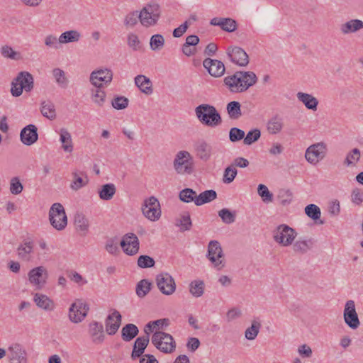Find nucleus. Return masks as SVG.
Returning a JSON list of instances; mask_svg holds the SVG:
<instances>
[{
    "mask_svg": "<svg viewBox=\"0 0 363 363\" xmlns=\"http://www.w3.org/2000/svg\"><path fill=\"white\" fill-rule=\"evenodd\" d=\"M257 82L255 72L239 71L224 78V84L231 93L238 94L246 91Z\"/></svg>",
    "mask_w": 363,
    "mask_h": 363,
    "instance_id": "1",
    "label": "nucleus"
},
{
    "mask_svg": "<svg viewBox=\"0 0 363 363\" xmlns=\"http://www.w3.org/2000/svg\"><path fill=\"white\" fill-rule=\"evenodd\" d=\"M162 16V8L155 1L147 3L138 11V21L144 28L157 25Z\"/></svg>",
    "mask_w": 363,
    "mask_h": 363,
    "instance_id": "2",
    "label": "nucleus"
},
{
    "mask_svg": "<svg viewBox=\"0 0 363 363\" xmlns=\"http://www.w3.org/2000/svg\"><path fill=\"white\" fill-rule=\"evenodd\" d=\"M195 113L198 120L203 124L211 128L219 125L221 117L216 108L209 104H201L195 108Z\"/></svg>",
    "mask_w": 363,
    "mask_h": 363,
    "instance_id": "3",
    "label": "nucleus"
},
{
    "mask_svg": "<svg viewBox=\"0 0 363 363\" xmlns=\"http://www.w3.org/2000/svg\"><path fill=\"white\" fill-rule=\"evenodd\" d=\"M172 164L174 170L179 175H191L194 172V160L187 150L178 151L174 155Z\"/></svg>",
    "mask_w": 363,
    "mask_h": 363,
    "instance_id": "4",
    "label": "nucleus"
},
{
    "mask_svg": "<svg viewBox=\"0 0 363 363\" xmlns=\"http://www.w3.org/2000/svg\"><path fill=\"white\" fill-rule=\"evenodd\" d=\"M34 86V79L32 74L26 71L21 72L11 84V94L14 97H18L23 91L30 92Z\"/></svg>",
    "mask_w": 363,
    "mask_h": 363,
    "instance_id": "5",
    "label": "nucleus"
},
{
    "mask_svg": "<svg viewBox=\"0 0 363 363\" xmlns=\"http://www.w3.org/2000/svg\"><path fill=\"white\" fill-rule=\"evenodd\" d=\"M151 342L160 352L172 354L176 350L177 344L173 337L163 331H155L151 337Z\"/></svg>",
    "mask_w": 363,
    "mask_h": 363,
    "instance_id": "6",
    "label": "nucleus"
},
{
    "mask_svg": "<svg viewBox=\"0 0 363 363\" xmlns=\"http://www.w3.org/2000/svg\"><path fill=\"white\" fill-rule=\"evenodd\" d=\"M113 70L101 66L94 69L89 75V82L93 87L108 86L113 81Z\"/></svg>",
    "mask_w": 363,
    "mask_h": 363,
    "instance_id": "7",
    "label": "nucleus"
},
{
    "mask_svg": "<svg viewBox=\"0 0 363 363\" xmlns=\"http://www.w3.org/2000/svg\"><path fill=\"white\" fill-rule=\"evenodd\" d=\"M296 236V231L286 224L278 225L273 232L274 240L282 247L291 245Z\"/></svg>",
    "mask_w": 363,
    "mask_h": 363,
    "instance_id": "8",
    "label": "nucleus"
},
{
    "mask_svg": "<svg viewBox=\"0 0 363 363\" xmlns=\"http://www.w3.org/2000/svg\"><path fill=\"white\" fill-rule=\"evenodd\" d=\"M143 216L151 222L159 220L162 216V209L159 200L155 196L145 199L141 206Z\"/></svg>",
    "mask_w": 363,
    "mask_h": 363,
    "instance_id": "9",
    "label": "nucleus"
},
{
    "mask_svg": "<svg viewBox=\"0 0 363 363\" xmlns=\"http://www.w3.org/2000/svg\"><path fill=\"white\" fill-rule=\"evenodd\" d=\"M51 225L57 230H64L67 225V217L64 206L60 203H53L49 211Z\"/></svg>",
    "mask_w": 363,
    "mask_h": 363,
    "instance_id": "10",
    "label": "nucleus"
},
{
    "mask_svg": "<svg viewBox=\"0 0 363 363\" xmlns=\"http://www.w3.org/2000/svg\"><path fill=\"white\" fill-rule=\"evenodd\" d=\"M328 145L324 142L311 145L305 152V159L311 165H317L328 154Z\"/></svg>",
    "mask_w": 363,
    "mask_h": 363,
    "instance_id": "11",
    "label": "nucleus"
},
{
    "mask_svg": "<svg viewBox=\"0 0 363 363\" xmlns=\"http://www.w3.org/2000/svg\"><path fill=\"white\" fill-rule=\"evenodd\" d=\"M89 307L82 300L77 299L73 302L68 311L69 320L73 323H82L86 317Z\"/></svg>",
    "mask_w": 363,
    "mask_h": 363,
    "instance_id": "12",
    "label": "nucleus"
},
{
    "mask_svg": "<svg viewBox=\"0 0 363 363\" xmlns=\"http://www.w3.org/2000/svg\"><path fill=\"white\" fill-rule=\"evenodd\" d=\"M206 256L214 267L218 269L224 267V254L221 245L218 241L211 240L209 242Z\"/></svg>",
    "mask_w": 363,
    "mask_h": 363,
    "instance_id": "13",
    "label": "nucleus"
},
{
    "mask_svg": "<svg viewBox=\"0 0 363 363\" xmlns=\"http://www.w3.org/2000/svg\"><path fill=\"white\" fill-rule=\"evenodd\" d=\"M156 284L160 291L166 296L172 295L177 288L174 279L167 272H162L156 276Z\"/></svg>",
    "mask_w": 363,
    "mask_h": 363,
    "instance_id": "14",
    "label": "nucleus"
},
{
    "mask_svg": "<svg viewBox=\"0 0 363 363\" xmlns=\"http://www.w3.org/2000/svg\"><path fill=\"white\" fill-rule=\"evenodd\" d=\"M343 318L346 325L351 329L356 330L359 327L360 321L356 311L355 303L353 300H348L345 302Z\"/></svg>",
    "mask_w": 363,
    "mask_h": 363,
    "instance_id": "15",
    "label": "nucleus"
},
{
    "mask_svg": "<svg viewBox=\"0 0 363 363\" xmlns=\"http://www.w3.org/2000/svg\"><path fill=\"white\" fill-rule=\"evenodd\" d=\"M48 272L45 267L38 266L31 269L28 273V279L30 285L36 289H41L47 282Z\"/></svg>",
    "mask_w": 363,
    "mask_h": 363,
    "instance_id": "16",
    "label": "nucleus"
},
{
    "mask_svg": "<svg viewBox=\"0 0 363 363\" xmlns=\"http://www.w3.org/2000/svg\"><path fill=\"white\" fill-rule=\"evenodd\" d=\"M120 244L123 252L127 255L133 256L139 252L140 241L138 236L133 233L125 234Z\"/></svg>",
    "mask_w": 363,
    "mask_h": 363,
    "instance_id": "17",
    "label": "nucleus"
},
{
    "mask_svg": "<svg viewBox=\"0 0 363 363\" xmlns=\"http://www.w3.org/2000/svg\"><path fill=\"white\" fill-rule=\"evenodd\" d=\"M11 363H27V352L18 343L11 344L6 352Z\"/></svg>",
    "mask_w": 363,
    "mask_h": 363,
    "instance_id": "18",
    "label": "nucleus"
},
{
    "mask_svg": "<svg viewBox=\"0 0 363 363\" xmlns=\"http://www.w3.org/2000/svg\"><path fill=\"white\" fill-rule=\"evenodd\" d=\"M122 316L117 310H113L105 319L106 332L109 335H115L121 325Z\"/></svg>",
    "mask_w": 363,
    "mask_h": 363,
    "instance_id": "19",
    "label": "nucleus"
},
{
    "mask_svg": "<svg viewBox=\"0 0 363 363\" xmlns=\"http://www.w3.org/2000/svg\"><path fill=\"white\" fill-rule=\"evenodd\" d=\"M227 55L232 62L240 67H245L249 63L248 55L240 47L235 46L228 48Z\"/></svg>",
    "mask_w": 363,
    "mask_h": 363,
    "instance_id": "20",
    "label": "nucleus"
},
{
    "mask_svg": "<svg viewBox=\"0 0 363 363\" xmlns=\"http://www.w3.org/2000/svg\"><path fill=\"white\" fill-rule=\"evenodd\" d=\"M196 157L203 162L210 160L212 157V146L204 140H199L193 145Z\"/></svg>",
    "mask_w": 363,
    "mask_h": 363,
    "instance_id": "21",
    "label": "nucleus"
},
{
    "mask_svg": "<svg viewBox=\"0 0 363 363\" xmlns=\"http://www.w3.org/2000/svg\"><path fill=\"white\" fill-rule=\"evenodd\" d=\"M38 139V128L35 125L29 124L21 130L20 140L23 145L30 146L35 143Z\"/></svg>",
    "mask_w": 363,
    "mask_h": 363,
    "instance_id": "22",
    "label": "nucleus"
},
{
    "mask_svg": "<svg viewBox=\"0 0 363 363\" xmlns=\"http://www.w3.org/2000/svg\"><path fill=\"white\" fill-rule=\"evenodd\" d=\"M203 67L215 77H221L225 72L224 64L219 60L207 58L203 60Z\"/></svg>",
    "mask_w": 363,
    "mask_h": 363,
    "instance_id": "23",
    "label": "nucleus"
},
{
    "mask_svg": "<svg viewBox=\"0 0 363 363\" xmlns=\"http://www.w3.org/2000/svg\"><path fill=\"white\" fill-rule=\"evenodd\" d=\"M56 132L59 135L62 150L65 152L72 153L74 150V143L71 133L65 128H62Z\"/></svg>",
    "mask_w": 363,
    "mask_h": 363,
    "instance_id": "24",
    "label": "nucleus"
},
{
    "mask_svg": "<svg viewBox=\"0 0 363 363\" xmlns=\"http://www.w3.org/2000/svg\"><path fill=\"white\" fill-rule=\"evenodd\" d=\"M89 333L93 342L96 344L102 343L105 340V333L102 323L93 321L89 325Z\"/></svg>",
    "mask_w": 363,
    "mask_h": 363,
    "instance_id": "25",
    "label": "nucleus"
},
{
    "mask_svg": "<svg viewBox=\"0 0 363 363\" xmlns=\"http://www.w3.org/2000/svg\"><path fill=\"white\" fill-rule=\"evenodd\" d=\"M72 182L69 187L72 191H77L86 186L89 182L86 174L82 171L74 170L72 172Z\"/></svg>",
    "mask_w": 363,
    "mask_h": 363,
    "instance_id": "26",
    "label": "nucleus"
},
{
    "mask_svg": "<svg viewBox=\"0 0 363 363\" xmlns=\"http://www.w3.org/2000/svg\"><path fill=\"white\" fill-rule=\"evenodd\" d=\"M210 24L215 26H219L223 30L231 33L237 29V22L230 18H213Z\"/></svg>",
    "mask_w": 363,
    "mask_h": 363,
    "instance_id": "27",
    "label": "nucleus"
},
{
    "mask_svg": "<svg viewBox=\"0 0 363 363\" xmlns=\"http://www.w3.org/2000/svg\"><path fill=\"white\" fill-rule=\"evenodd\" d=\"M134 82L142 93L146 95H150L153 93L152 82L145 75H137L134 79Z\"/></svg>",
    "mask_w": 363,
    "mask_h": 363,
    "instance_id": "28",
    "label": "nucleus"
},
{
    "mask_svg": "<svg viewBox=\"0 0 363 363\" xmlns=\"http://www.w3.org/2000/svg\"><path fill=\"white\" fill-rule=\"evenodd\" d=\"M298 101L302 103L306 108L311 111H316L318 105V100L311 94L298 91L296 94Z\"/></svg>",
    "mask_w": 363,
    "mask_h": 363,
    "instance_id": "29",
    "label": "nucleus"
},
{
    "mask_svg": "<svg viewBox=\"0 0 363 363\" xmlns=\"http://www.w3.org/2000/svg\"><path fill=\"white\" fill-rule=\"evenodd\" d=\"M284 119L279 115L271 117L267 123V130L272 135H277L281 133L284 128Z\"/></svg>",
    "mask_w": 363,
    "mask_h": 363,
    "instance_id": "30",
    "label": "nucleus"
},
{
    "mask_svg": "<svg viewBox=\"0 0 363 363\" xmlns=\"http://www.w3.org/2000/svg\"><path fill=\"white\" fill-rule=\"evenodd\" d=\"M33 301L38 308L45 311H51L55 308L54 301L47 295L36 293L34 294Z\"/></svg>",
    "mask_w": 363,
    "mask_h": 363,
    "instance_id": "31",
    "label": "nucleus"
},
{
    "mask_svg": "<svg viewBox=\"0 0 363 363\" xmlns=\"http://www.w3.org/2000/svg\"><path fill=\"white\" fill-rule=\"evenodd\" d=\"M33 242L30 240L23 241L17 248V254L19 258L25 261H29L33 253Z\"/></svg>",
    "mask_w": 363,
    "mask_h": 363,
    "instance_id": "32",
    "label": "nucleus"
},
{
    "mask_svg": "<svg viewBox=\"0 0 363 363\" xmlns=\"http://www.w3.org/2000/svg\"><path fill=\"white\" fill-rule=\"evenodd\" d=\"M82 37V35L78 30H68L60 35V42L62 45L78 43Z\"/></svg>",
    "mask_w": 363,
    "mask_h": 363,
    "instance_id": "33",
    "label": "nucleus"
},
{
    "mask_svg": "<svg viewBox=\"0 0 363 363\" xmlns=\"http://www.w3.org/2000/svg\"><path fill=\"white\" fill-rule=\"evenodd\" d=\"M104 87H93L90 89V98L91 101L97 106L102 107L106 101V93Z\"/></svg>",
    "mask_w": 363,
    "mask_h": 363,
    "instance_id": "34",
    "label": "nucleus"
},
{
    "mask_svg": "<svg viewBox=\"0 0 363 363\" xmlns=\"http://www.w3.org/2000/svg\"><path fill=\"white\" fill-rule=\"evenodd\" d=\"M340 29L344 35L355 33L363 29V21L359 19H351L342 23Z\"/></svg>",
    "mask_w": 363,
    "mask_h": 363,
    "instance_id": "35",
    "label": "nucleus"
},
{
    "mask_svg": "<svg viewBox=\"0 0 363 363\" xmlns=\"http://www.w3.org/2000/svg\"><path fill=\"white\" fill-rule=\"evenodd\" d=\"M149 335L138 337L135 341L133 346V350L131 354L132 358L135 359L137 357H140L143 354L149 343Z\"/></svg>",
    "mask_w": 363,
    "mask_h": 363,
    "instance_id": "36",
    "label": "nucleus"
},
{
    "mask_svg": "<svg viewBox=\"0 0 363 363\" xmlns=\"http://www.w3.org/2000/svg\"><path fill=\"white\" fill-rule=\"evenodd\" d=\"M361 158V152L358 148H353L347 152L343 160V164L346 167H354Z\"/></svg>",
    "mask_w": 363,
    "mask_h": 363,
    "instance_id": "37",
    "label": "nucleus"
},
{
    "mask_svg": "<svg viewBox=\"0 0 363 363\" xmlns=\"http://www.w3.org/2000/svg\"><path fill=\"white\" fill-rule=\"evenodd\" d=\"M261 327V322L258 319L252 320L251 325L247 328L245 331V338L250 341L255 340L260 331Z\"/></svg>",
    "mask_w": 363,
    "mask_h": 363,
    "instance_id": "38",
    "label": "nucleus"
},
{
    "mask_svg": "<svg viewBox=\"0 0 363 363\" xmlns=\"http://www.w3.org/2000/svg\"><path fill=\"white\" fill-rule=\"evenodd\" d=\"M40 112L44 117L50 120L56 118L55 106L51 101L46 100L40 103Z\"/></svg>",
    "mask_w": 363,
    "mask_h": 363,
    "instance_id": "39",
    "label": "nucleus"
},
{
    "mask_svg": "<svg viewBox=\"0 0 363 363\" xmlns=\"http://www.w3.org/2000/svg\"><path fill=\"white\" fill-rule=\"evenodd\" d=\"M52 76L57 86L62 89H66L69 84V79L66 73L60 68H55L52 71Z\"/></svg>",
    "mask_w": 363,
    "mask_h": 363,
    "instance_id": "40",
    "label": "nucleus"
},
{
    "mask_svg": "<svg viewBox=\"0 0 363 363\" xmlns=\"http://www.w3.org/2000/svg\"><path fill=\"white\" fill-rule=\"evenodd\" d=\"M217 194L216 191L212 189L206 190L199 194V195H197V197L195 201V204L196 206H201L215 200Z\"/></svg>",
    "mask_w": 363,
    "mask_h": 363,
    "instance_id": "41",
    "label": "nucleus"
},
{
    "mask_svg": "<svg viewBox=\"0 0 363 363\" xmlns=\"http://www.w3.org/2000/svg\"><path fill=\"white\" fill-rule=\"evenodd\" d=\"M138 333V328L135 325L128 323L123 327L121 330V336L124 341L129 342L135 337Z\"/></svg>",
    "mask_w": 363,
    "mask_h": 363,
    "instance_id": "42",
    "label": "nucleus"
},
{
    "mask_svg": "<svg viewBox=\"0 0 363 363\" xmlns=\"http://www.w3.org/2000/svg\"><path fill=\"white\" fill-rule=\"evenodd\" d=\"M116 186L112 183L103 185L99 191V198L104 201L111 200L116 194Z\"/></svg>",
    "mask_w": 363,
    "mask_h": 363,
    "instance_id": "43",
    "label": "nucleus"
},
{
    "mask_svg": "<svg viewBox=\"0 0 363 363\" xmlns=\"http://www.w3.org/2000/svg\"><path fill=\"white\" fill-rule=\"evenodd\" d=\"M205 284L202 280L196 279L189 284V292L195 298L201 297L204 293Z\"/></svg>",
    "mask_w": 363,
    "mask_h": 363,
    "instance_id": "44",
    "label": "nucleus"
},
{
    "mask_svg": "<svg viewBox=\"0 0 363 363\" xmlns=\"http://www.w3.org/2000/svg\"><path fill=\"white\" fill-rule=\"evenodd\" d=\"M226 110L229 117L232 119H238L242 116L241 106L238 101H230L227 104Z\"/></svg>",
    "mask_w": 363,
    "mask_h": 363,
    "instance_id": "45",
    "label": "nucleus"
},
{
    "mask_svg": "<svg viewBox=\"0 0 363 363\" xmlns=\"http://www.w3.org/2000/svg\"><path fill=\"white\" fill-rule=\"evenodd\" d=\"M165 44V40L162 34H154L150 39V48L152 51L162 50Z\"/></svg>",
    "mask_w": 363,
    "mask_h": 363,
    "instance_id": "46",
    "label": "nucleus"
},
{
    "mask_svg": "<svg viewBox=\"0 0 363 363\" xmlns=\"http://www.w3.org/2000/svg\"><path fill=\"white\" fill-rule=\"evenodd\" d=\"M257 194L264 203H270L274 200L273 194L269 190L268 187L262 184L257 186Z\"/></svg>",
    "mask_w": 363,
    "mask_h": 363,
    "instance_id": "47",
    "label": "nucleus"
},
{
    "mask_svg": "<svg viewBox=\"0 0 363 363\" xmlns=\"http://www.w3.org/2000/svg\"><path fill=\"white\" fill-rule=\"evenodd\" d=\"M1 55L6 59L13 60H19L21 59V55L19 52L15 51L10 45H5L1 48Z\"/></svg>",
    "mask_w": 363,
    "mask_h": 363,
    "instance_id": "48",
    "label": "nucleus"
},
{
    "mask_svg": "<svg viewBox=\"0 0 363 363\" xmlns=\"http://www.w3.org/2000/svg\"><path fill=\"white\" fill-rule=\"evenodd\" d=\"M179 199L184 203H195L197 194L190 188H185L179 192Z\"/></svg>",
    "mask_w": 363,
    "mask_h": 363,
    "instance_id": "49",
    "label": "nucleus"
},
{
    "mask_svg": "<svg viewBox=\"0 0 363 363\" xmlns=\"http://www.w3.org/2000/svg\"><path fill=\"white\" fill-rule=\"evenodd\" d=\"M168 323L167 319H159L155 321L149 322L145 327V333L146 335H150V333H155L154 330L157 328L160 329L167 325Z\"/></svg>",
    "mask_w": 363,
    "mask_h": 363,
    "instance_id": "50",
    "label": "nucleus"
},
{
    "mask_svg": "<svg viewBox=\"0 0 363 363\" xmlns=\"http://www.w3.org/2000/svg\"><path fill=\"white\" fill-rule=\"evenodd\" d=\"M151 289V283L146 279L140 281L136 286V294L143 298L145 296Z\"/></svg>",
    "mask_w": 363,
    "mask_h": 363,
    "instance_id": "51",
    "label": "nucleus"
},
{
    "mask_svg": "<svg viewBox=\"0 0 363 363\" xmlns=\"http://www.w3.org/2000/svg\"><path fill=\"white\" fill-rule=\"evenodd\" d=\"M74 224L78 230L85 232L88 230L89 222L88 218L82 213H77L74 216Z\"/></svg>",
    "mask_w": 363,
    "mask_h": 363,
    "instance_id": "52",
    "label": "nucleus"
},
{
    "mask_svg": "<svg viewBox=\"0 0 363 363\" xmlns=\"http://www.w3.org/2000/svg\"><path fill=\"white\" fill-rule=\"evenodd\" d=\"M238 174V170L233 166H228L225 168L223 176V182L224 184H230L235 179Z\"/></svg>",
    "mask_w": 363,
    "mask_h": 363,
    "instance_id": "53",
    "label": "nucleus"
},
{
    "mask_svg": "<svg viewBox=\"0 0 363 363\" xmlns=\"http://www.w3.org/2000/svg\"><path fill=\"white\" fill-rule=\"evenodd\" d=\"M44 43L48 48L54 50L59 49L62 45L60 42V37L57 38L53 34L47 35L44 38Z\"/></svg>",
    "mask_w": 363,
    "mask_h": 363,
    "instance_id": "54",
    "label": "nucleus"
},
{
    "mask_svg": "<svg viewBox=\"0 0 363 363\" xmlns=\"http://www.w3.org/2000/svg\"><path fill=\"white\" fill-rule=\"evenodd\" d=\"M261 136V131L257 128H254L245 135L243 143L246 145H251L252 143L257 141Z\"/></svg>",
    "mask_w": 363,
    "mask_h": 363,
    "instance_id": "55",
    "label": "nucleus"
},
{
    "mask_svg": "<svg viewBox=\"0 0 363 363\" xmlns=\"http://www.w3.org/2000/svg\"><path fill=\"white\" fill-rule=\"evenodd\" d=\"M218 216L225 224H231L235 220V213L228 208H223L218 211Z\"/></svg>",
    "mask_w": 363,
    "mask_h": 363,
    "instance_id": "56",
    "label": "nucleus"
},
{
    "mask_svg": "<svg viewBox=\"0 0 363 363\" xmlns=\"http://www.w3.org/2000/svg\"><path fill=\"white\" fill-rule=\"evenodd\" d=\"M305 213L311 219L316 220L320 218L321 211L315 204H309L305 207Z\"/></svg>",
    "mask_w": 363,
    "mask_h": 363,
    "instance_id": "57",
    "label": "nucleus"
},
{
    "mask_svg": "<svg viewBox=\"0 0 363 363\" xmlns=\"http://www.w3.org/2000/svg\"><path fill=\"white\" fill-rule=\"evenodd\" d=\"M191 220L189 213H184L177 220V225L180 228L182 231L189 230L191 227Z\"/></svg>",
    "mask_w": 363,
    "mask_h": 363,
    "instance_id": "58",
    "label": "nucleus"
},
{
    "mask_svg": "<svg viewBox=\"0 0 363 363\" xmlns=\"http://www.w3.org/2000/svg\"><path fill=\"white\" fill-rule=\"evenodd\" d=\"M277 199L283 206H287L292 201V193L289 189H280L278 192Z\"/></svg>",
    "mask_w": 363,
    "mask_h": 363,
    "instance_id": "59",
    "label": "nucleus"
},
{
    "mask_svg": "<svg viewBox=\"0 0 363 363\" xmlns=\"http://www.w3.org/2000/svg\"><path fill=\"white\" fill-rule=\"evenodd\" d=\"M128 102L129 101L126 97L118 96L112 99L111 105L116 110H123L128 107Z\"/></svg>",
    "mask_w": 363,
    "mask_h": 363,
    "instance_id": "60",
    "label": "nucleus"
},
{
    "mask_svg": "<svg viewBox=\"0 0 363 363\" xmlns=\"http://www.w3.org/2000/svg\"><path fill=\"white\" fill-rule=\"evenodd\" d=\"M23 189V186L20 179L17 177H12L10 181L9 190L13 195L20 194Z\"/></svg>",
    "mask_w": 363,
    "mask_h": 363,
    "instance_id": "61",
    "label": "nucleus"
},
{
    "mask_svg": "<svg viewBox=\"0 0 363 363\" xmlns=\"http://www.w3.org/2000/svg\"><path fill=\"white\" fill-rule=\"evenodd\" d=\"M128 45L133 50H139L141 48V43L137 34L130 33L127 37Z\"/></svg>",
    "mask_w": 363,
    "mask_h": 363,
    "instance_id": "62",
    "label": "nucleus"
},
{
    "mask_svg": "<svg viewBox=\"0 0 363 363\" xmlns=\"http://www.w3.org/2000/svg\"><path fill=\"white\" fill-rule=\"evenodd\" d=\"M311 241L306 240H298L293 245V250L297 252L304 253L310 248Z\"/></svg>",
    "mask_w": 363,
    "mask_h": 363,
    "instance_id": "63",
    "label": "nucleus"
},
{
    "mask_svg": "<svg viewBox=\"0 0 363 363\" xmlns=\"http://www.w3.org/2000/svg\"><path fill=\"white\" fill-rule=\"evenodd\" d=\"M155 264L154 259L148 255H140L138 259V266L142 269L152 267Z\"/></svg>",
    "mask_w": 363,
    "mask_h": 363,
    "instance_id": "64",
    "label": "nucleus"
}]
</instances>
